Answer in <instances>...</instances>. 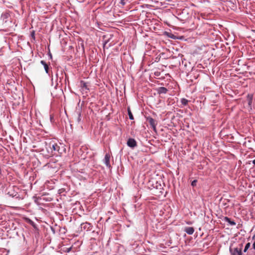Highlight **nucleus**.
I'll use <instances>...</instances> for the list:
<instances>
[{
    "mask_svg": "<svg viewBox=\"0 0 255 255\" xmlns=\"http://www.w3.org/2000/svg\"><path fill=\"white\" fill-rule=\"evenodd\" d=\"M127 144L129 147L133 148L136 145V141L133 138H129L127 142Z\"/></svg>",
    "mask_w": 255,
    "mask_h": 255,
    "instance_id": "nucleus-1",
    "label": "nucleus"
},
{
    "mask_svg": "<svg viewBox=\"0 0 255 255\" xmlns=\"http://www.w3.org/2000/svg\"><path fill=\"white\" fill-rule=\"evenodd\" d=\"M110 155L108 154H106L105 156L104 162L105 164H106V165L108 167H110Z\"/></svg>",
    "mask_w": 255,
    "mask_h": 255,
    "instance_id": "nucleus-2",
    "label": "nucleus"
},
{
    "mask_svg": "<svg viewBox=\"0 0 255 255\" xmlns=\"http://www.w3.org/2000/svg\"><path fill=\"white\" fill-rule=\"evenodd\" d=\"M184 231L188 235H192L194 232V229L193 227H186L184 229Z\"/></svg>",
    "mask_w": 255,
    "mask_h": 255,
    "instance_id": "nucleus-3",
    "label": "nucleus"
},
{
    "mask_svg": "<svg viewBox=\"0 0 255 255\" xmlns=\"http://www.w3.org/2000/svg\"><path fill=\"white\" fill-rule=\"evenodd\" d=\"M148 121H149V122L150 125L154 129L155 128V126H156V124H155V121L152 118H149Z\"/></svg>",
    "mask_w": 255,
    "mask_h": 255,
    "instance_id": "nucleus-4",
    "label": "nucleus"
},
{
    "mask_svg": "<svg viewBox=\"0 0 255 255\" xmlns=\"http://www.w3.org/2000/svg\"><path fill=\"white\" fill-rule=\"evenodd\" d=\"M49 146L50 148L52 147V149L54 151L58 150L59 148V146L57 144H53L51 145V143H50Z\"/></svg>",
    "mask_w": 255,
    "mask_h": 255,
    "instance_id": "nucleus-5",
    "label": "nucleus"
},
{
    "mask_svg": "<svg viewBox=\"0 0 255 255\" xmlns=\"http://www.w3.org/2000/svg\"><path fill=\"white\" fill-rule=\"evenodd\" d=\"M41 63L43 65L44 69L47 73H48V66L47 64L44 61H41Z\"/></svg>",
    "mask_w": 255,
    "mask_h": 255,
    "instance_id": "nucleus-6",
    "label": "nucleus"
},
{
    "mask_svg": "<svg viewBox=\"0 0 255 255\" xmlns=\"http://www.w3.org/2000/svg\"><path fill=\"white\" fill-rule=\"evenodd\" d=\"M188 100H186V99L183 98L181 100V102L182 104V105H187V104L188 103Z\"/></svg>",
    "mask_w": 255,
    "mask_h": 255,
    "instance_id": "nucleus-7",
    "label": "nucleus"
},
{
    "mask_svg": "<svg viewBox=\"0 0 255 255\" xmlns=\"http://www.w3.org/2000/svg\"><path fill=\"white\" fill-rule=\"evenodd\" d=\"M159 91L160 93H165L167 91V90L164 87H161Z\"/></svg>",
    "mask_w": 255,
    "mask_h": 255,
    "instance_id": "nucleus-8",
    "label": "nucleus"
},
{
    "mask_svg": "<svg viewBox=\"0 0 255 255\" xmlns=\"http://www.w3.org/2000/svg\"><path fill=\"white\" fill-rule=\"evenodd\" d=\"M128 116H129V118L130 120H133V116L131 114V111H130V110L128 109Z\"/></svg>",
    "mask_w": 255,
    "mask_h": 255,
    "instance_id": "nucleus-9",
    "label": "nucleus"
},
{
    "mask_svg": "<svg viewBox=\"0 0 255 255\" xmlns=\"http://www.w3.org/2000/svg\"><path fill=\"white\" fill-rule=\"evenodd\" d=\"M250 247V243H247L246 245L245 248L244 249V252H246Z\"/></svg>",
    "mask_w": 255,
    "mask_h": 255,
    "instance_id": "nucleus-10",
    "label": "nucleus"
},
{
    "mask_svg": "<svg viewBox=\"0 0 255 255\" xmlns=\"http://www.w3.org/2000/svg\"><path fill=\"white\" fill-rule=\"evenodd\" d=\"M81 86L83 88H85L86 89H87V86L85 83L81 82Z\"/></svg>",
    "mask_w": 255,
    "mask_h": 255,
    "instance_id": "nucleus-11",
    "label": "nucleus"
},
{
    "mask_svg": "<svg viewBox=\"0 0 255 255\" xmlns=\"http://www.w3.org/2000/svg\"><path fill=\"white\" fill-rule=\"evenodd\" d=\"M158 185L157 183L156 182V184H155V186L154 185L153 186V188L152 189L155 188V190H157L158 189Z\"/></svg>",
    "mask_w": 255,
    "mask_h": 255,
    "instance_id": "nucleus-12",
    "label": "nucleus"
},
{
    "mask_svg": "<svg viewBox=\"0 0 255 255\" xmlns=\"http://www.w3.org/2000/svg\"><path fill=\"white\" fill-rule=\"evenodd\" d=\"M249 104L250 105L252 102V96H249Z\"/></svg>",
    "mask_w": 255,
    "mask_h": 255,
    "instance_id": "nucleus-13",
    "label": "nucleus"
},
{
    "mask_svg": "<svg viewBox=\"0 0 255 255\" xmlns=\"http://www.w3.org/2000/svg\"><path fill=\"white\" fill-rule=\"evenodd\" d=\"M230 224L232 225H235L236 223L234 221H229Z\"/></svg>",
    "mask_w": 255,
    "mask_h": 255,
    "instance_id": "nucleus-14",
    "label": "nucleus"
},
{
    "mask_svg": "<svg viewBox=\"0 0 255 255\" xmlns=\"http://www.w3.org/2000/svg\"><path fill=\"white\" fill-rule=\"evenodd\" d=\"M196 180H194L193 181H192V184H191L192 185V186H194L195 185V184H196Z\"/></svg>",
    "mask_w": 255,
    "mask_h": 255,
    "instance_id": "nucleus-15",
    "label": "nucleus"
},
{
    "mask_svg": "<svg viewBox=\"0 0 255 255\" xmlns=\"http://www.w3.org/2000/svg\"><path fill=\"white\" fill-rule=\"evenodd\" d=\"M253 248H254V249L255 250V242L254 243L253 245Z\"/></svg>",
    "mask_w": 255,
    "mask_h": 255,
    "instance_id": "nucleus-16",
    "label": "nucleus"
},
{
    "mask_svg": "<svg viewBox=\"0 0 255 255\" xmlns=\"http://www.w3.org/2000/svg\"><path fill=\"white\" fill-rule=\"evenodd\" d=\"M124 0H121V1H122V4H125V2H124Z\"/></svg>",
    "mask_w": 255,
    "mask_h": 255,
    "instance_id": "nucleus-17",
    "label": "nucleus"
},
{
    "mask_svg": "<svg viewBox=\"0 0 255 255\" xmlns=\"http://www.w3.org/2000/svg\"><path fill=\"white\" fill-rule=\"evenodd\" d=\"M253 163L255 165V159L253 161Z\"/></svg>",
    "mask_w": 255,
    "mask_h": 255,
    "instance_id": "nucleus-18",
    "label": "nucleus"
},
{
    "mask_svg": "<svg viewBox=\"0 0 255 255\" xmlns=\"http://www.w3.org/2000/svg\"><path fill=\"white\" fill-rule=\"evenodd\" d=\"M159 187H159V190L161 189H162V188H161V185H159Z\"/></svg>",
    "mask_w": 255,
    "mask_h": 255,
    "instance_id": "nucleus-19",
    "label": "nucleus"
},
{
    "mask_svg": "<svg viewBox=\"0 0 255 255\" xmlns=\"http://www.w3.org/2000/svg\"><path fill=\"white\" fill-rule=\"evenodd\" d=\"M153 192L155 193H157V192H156V191H153Z\"/></svg>",
    "mask_w": 255,
    "mask_h": 255,
    "instance_id": "nucleus-20",
    "label": "nucleus"
},
{
    "mask_svg": "<svg viewBox=\"0 0 255 255\" xmlns=\"http://www.w3.org/2000/svg\"><path fill=\"white\" fill-rule=\"evenodd\" d=\"M167 0V1H170L171 0Z\"/></svg>",
    "mask_w": 255,
    "mask_h": 255,
    "instance_id": "nucleus-21",
    "label": "nucleus"
},
{
    "mask_svg": "<svg viewBox=\"0 0 255 255\" xmlns=\"http://www.w3.org/2000/svg\"><path fill=\"white\" fill-rule=\"evenodd\" d=\"M254 196H255V194H254Z\"/></svg>",
    "mask_w": 255,
    "mask_h": 255,
    "instance_id": "nucleus-22",
    "label": "nucleus"
}]
</instances>
